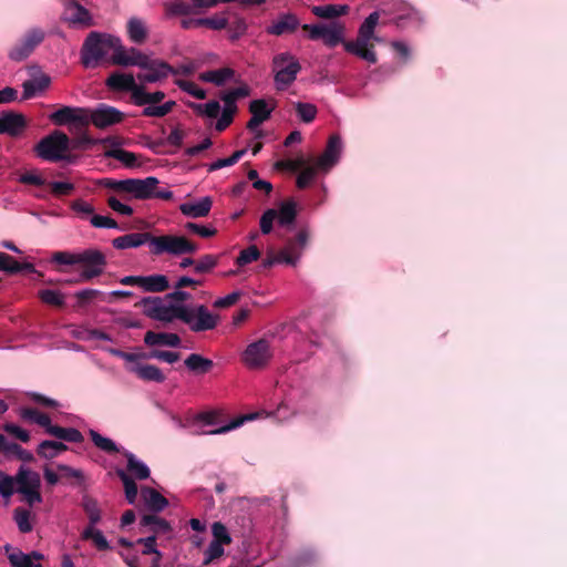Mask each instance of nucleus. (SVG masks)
Returning a JSON list of instances; mask_svg holds the SVG:
<instances>
[{
    "label": "nucleus",
    "instance_id": "nucleus-29",
    "mask_svg": "<svg viewBox=\"0 0 567 567\" xmlns=\"http://www.w3.org/2000/svg\"><path fill=\"white\" fill-rule=\"evenodd\" d=\"M235 75V71L231 68H223L218 70L206 71L199 74V80L203 82L214 83L217 86H221L226 81L230 80Z\"/></svg>",
    "mask_w": 567,
    "mask_h": 567
},
{
    "label": "nucleus",
    "instance_id": "nucleus-2",
    "mask_svg": "<svg viewBox=\"0 0 567 567\" xmlns=\"http://www.w3.org/2000/svg\"><path fill=\"white\" fill-rule=\"evenodd\" d=\"M117 47V37L93 31L89 33L82 45L81 63L86 69H94L99 66L111 50L116 52Z\"/></svg>",
    "mask_w": 567,
    "mask_h": 567
},
{
    "label": "nucleus",
    "instance_id": "nucleus-6",
    "mask_svg": "<svg viewBox=\"0 0 567 567\" xmlns=\"http://www.w3.org/2000/svg\"><path fill=\"white\" fill-rule=\"evenodd\" d=\"M45 31L40 27L28 29L19 40L9 49L8 56L10 60L21 62L28 59L34 50L44 41Z\"/></svg>",
    "mask_w": 567,
    "mask_h": 567
},
{
    "label": "nucleus",
    "instance_id": "nucleus-48",
    "mask_svg": "<svg viewBox=\"0 0 567 567\" xmlns=\"http://www.w3.org/2000/svg\"><path fill=\"white\" fill-rule=\"evenodd\" d=\"M309 241V233L307 229H301L298 231L296 237L289 238L286 243L288 248L293 251L296 256L300 259L302 251L307 247Z\"/></svg>",
    "mask_w": 567,
    "mask_h": 567
},
{
    "label": "nucleus",
    "instance_id": "nucleus-57",
    "mask_svg": "<svg viewBox=\"0 0 567 567\" xmlns=\"http://www.w3.org/2000/svg\"><path fill=\"white\" fill-rule=\"evenodd\" d=\"M228 29L229 39L235 41L239 39L243 34H245L247 30V23L244 18L235 17L234 20L229 21L226 27Z\"/></svg>",
    "mask_w": 567,
    "mask_h": 567
},
{
    "label": "nucleus",
    "instance_id": "nucleus-54",
    "mask_svg": "<svg viewBox=\"0 0 567 567\" xmlns=\"http://www.w3.org/2000/svg\"><path fill=\"white\" fill-rule=\"evenodd\" d=\"M319 168L317 167V164L315 165H308L306 164L303 168L299 169V175L297 177V186L300 189H303L309 186V184L313 181L317 171Z\"/></svg>",
    "mask_w": 567,
    "mask_h": 567
},
{
    "label": "nucleus",
    "instance_id": "nucleus-17",
    "mask_svg": "<svg viewBox=\"0 0 567 567\" xmlns=\"http://www.w3.org/2000/svg\"><path fill=\"white\" fill-rule=\"evenodd\" d=\"M106 86L113 91L130 92L132 102L135 99L140 84L136 83L132 74L112 73L105 82Z\"/></svg>",
    "mask_w": 567,
    "mask_h": 567
},
{
    "label": "nucleus",
    "instance_id": "nucleus-64",
    "mask_svg": "<svg viewBox=\"0 0 567 567\" xmlns=\"http://www.w3.org/2000/svg\"><path fill=\"white\" fill-rule=\"evenodd\" d=\"M277 215H278V213L274 208H269V209L264 212V214L260 217V221H259L260 231L264 235H267V234L271 233V230L274 228V221L277 218Z\"/></svg>",
    "mask_w": 567,
    "mask_h": 567
},
{
    "label": "nucleus",
    "instance_id": "nucleus-16",
    "mask_svg": "<svg viewBox=\"0 0 567 567\" xmlns=\"http://www.w3.org/2000/svg\"><path fill=\"white\" fill-rule=\"evenodd\" d=\"M28 126L23 114L13 111H2V134L12 137L21 136Z\"/></svg>",
    "mask_w": 567,
    "mask_h": 567
},
{
    "label": "nucleus",
    "instance_id": "nucleus-58",
    "mask_svg": "<svg viewBox=\"0 0 567 567\" xmlns=\"http://www.w3.org/2000/svg\"><path fill=\"white\" fill-rule=\"evenodd\" d=\"M260 257V250L257 246L251 245L246 249H243L236 258V264L239 267H244L252 261L258 260Z\"/></svg>",
    "mask_w": 567,
    "mask_h": 567
},
{
    "label": "nucleus",
    "instance_id": "nucleus-25",
    "mask_svg": "<svg viewBox=\"0 0 567 567\" xmlns=\"http://www.w3.org/2000/svg\"><path fill=\"white\" fill-rule=\"evenodd\" d=\"M140 288L147 292H163L169 288V281L164 275L141 276Z\"/></svg>",
    "mask_w": 567,
    "mask_h": 567
},
{
    "label": "nucleus",
    "instance_id": "nucleus-26",
    "mask_svg": "<svg viewBox=\"0 0 567 567\" xmlns=\"http://www.w3.org/2000/svg\"><path fill=\"white\" fill-rule=\"evenodd\" d=\"M186 368L195 374H206L214 368V362L198 353H190L184 361Z\"/></svg>",
    "mask_w": 567,
    "mask_h": 567
},
{
    "label": "nucleus",
    "instance_id": "nucleus-7",
    "mask_svg": "<svg viewBox=\"0 0 567 567\" xmlns=\"http://www.w3.org/2000/svg\"><path fill=\"white\" fill-rule=\"evenodd\" d=\"M55 125H70V132L75 133L89 126V110L84 107L62 106L49 116Z\"/></svg>",
    "mask_w": 567,
    "mask_h": 567
},
{
    "label": "nucleus",
    "instance_id": "nucleus-40",
    "mask_svg": "<svg viewBox=\"0 0 567 567\" xmlns=\"http://www.w3.org/2000/svg\"><path fill=\"white\" fill-rule=\"evenodd\" d=\"M82 539L91 540L99 550L110 549V544L103 533L95 526H86L81 535Z\"/></svg>",
    "mask_w": 567,
    "mask_h": 567
},
{
    "label": "nucleus",
    "instance_id": "nucleus-42",
    "mask_svg": "<svg viewBox=\"0 0 567 567\" xmlns=\"http://www.w3.org/2000/svg\"><path fill=\"white\" fill-rule=\"evenodd\" d=\"M2 455L16 456L17 458L24 461V462H31L34 458L31 452L22 449L17 443L7 442L3 437H2Z\"/></svg>",
    "mask_w": 567,
    "mask_h": 567
},
{
    "label": "nucleus",
    "instance_id": "nucleus-33",
    "mask_svg": "<svg viewBox=\"0 0 567 567\" xmlns=\"http://www.w3.org/2000/svg\"><path fill=\"white\" fill-rule=\"evenodd\" d=\"M66 450L68 446L63 442L45 440L39 444L37 453L42 458L52 460Z\"/></svg>",
    "mask_w": 567,
    "mask_h": 567
},
{
    "label": "nucleus",
    "instance_id": "nucleus-31",
    "mask_svg": "<svg viewBox=\"0 0 567 567\" xmlns=\"http://www.w3.org/2000/svg\"><path fill=\"white\" fill-rule=\"evenodd\" d=\"M33 518L34 515H32L31 511L27 507L19 506L13 511V520L17 524L19 532L22 534L32 532Z\"/></svg>",
    "mask_w": 567,
    "mask_h": 567
},
{
    "label": "nucleus",
    "instance_id": "nucleus-44",
    "mask_svg": "<svg viewBox=\"0 0 567 567\" xmlns=\"http://www.w3.org/2000/svg\"><path fill=\"white\" fill-rule=\"evenodd\" d=\"M68 19L72 23L83 24V25H90L91 16L90 12L79 4L78 2H73L68 8Z\"/></svg>",
    "mask_w": 567,
    "mask_h": 567
},
{
    "label": "nucleus",
    "instance_id": "nucleus-15",
    "mask_svg": "<svg viewBox=\"0 0 567 567\" xmlns=\"http://www.w3.org/2000/svg\"><path fill=\"white\" fill-rule=\"evenodd\" d=\"M342 148V142L339 135H331L327 147L321 156L316 161L317 167L322 171L330 169L339 159Z\"/></svg>",
    "mask_w": 567,
    "mask_h": 567
},
{
    "label": "nucleus",
    "instance_id": "nucleus-51",
    "mask_svg": "<svg viewBox=\"0 0 567 567\" xmlns=\"http://www.w3.org/2000/svg\"><path fill=\"white\" fill-rule=\"evenodd\" d=\"M219 261V256L216 255H204L198 260H196L194 271L196 274H208L210 272Z\"/></svg>",
    "mask_w": 567,
    "mask_h": 567
},
{
    "label": "nucleus",
    "instance_id": "nucleus-1",
    "mask_svg": "<svg viewBox=\"0 0 567 567\" xmlns=\"http://www.w3.org/2000/svg\"><path fill=\"white\" fill-rule=\"evenodd\" d=\"M135 307H143V313L157 321L172 322L175 319L190 322L194 319V311L184 305H165L159 297H145L135 303Z\"/></svg>",
    "mask_w": 567,
    "mask_h": 567
},
{
    "label": "nucleus",
    "instance_id": "nucleus-52",
    "mask_svg": "<svg viewBox=\"0 0 567 567\" xmlns=\"http://www.w3.org/2000/svg\"><path fill=\"white\" fill-rule=\"evenodd\" d=\"M247 150H238L234 152L229 157L227 158H219L215 161L214 163L208 165V172H214L217 169H220L223 167L235 165L239 162V159L246 154Z\"/></svg>",
    "mask_w": 567,
    "mask_h": 567
},
{
    "label": "nucleus",
    "instance_id": "nucleus-53",
    "mask_svg": "<svg viewBox=\"0 0 567 567\" xmlns=\"http://www.w3.org/2000/svg\"><path fill=\"white\" fill-rule=\"evenodd\" d=\"M40 487H37V482H33L31 488L17 487V492L22 495V501L25 502L30 507L42 502Z\"/></svg>",
    "mask_w": 567,
    "mask_h": 567
},
{
    "label": "nucleus",
    "instance_id": "nucleus-4",
    "mask_svg": "<svg viewBox=\"0 0 567 567\" xmlns=\"http://www.w3.org/2000/svg\"><path fill=\"white\" fill-rule=\"evenodd\" d=\"M71 141L69 136L61 132L54 131L43 137L34 147L37 155L49 162H59L69 159L65 153L70 150Z\"/></svg>",
    "mask_w": 567,
    "mask_h": 567
},
{
    "label": "nucleus",
    "instance_id": "nucleus-10",
    "mask_svg": "<svg viewBox=\"0 0 567 567\" xmlns=\"http://www.w3.org/2000/svg\"><path fill=\"white\" fill-rule=\"evenodd\" d=\"M142 70H147V73L137 74V79L143 83H156L166 79L169 74L177 75L179 70H175L174 66L161 59H151L146 61V66H142Z\"/></svg>",
    "mask_w": 567,
    "mask_h": 567
},
{
    "label": "nucleus",
    "instance_id": "nucleus-56",
    "mask_svg": "<svg viewBox=\"0 0 567 567\" xmlns=\"http://www.w3.org/2000/svg\"><path fill=\"white\" fill-rule=\"evenodd\" d=\"M295 107L298 116L305 123H311L318 113L317 106L311 103L298 102Z\"/></svg>",
    "mask_w": 567,
    "mask_h": 567
},
{
    "label": "nucleus",
    "instance_id": "nucleus-45",
    "mask_svg": "<svg viewBox=\"0 0 567 567\" xmlns=\"http://www.w3.org/2000/svg\"><path fill=\"white\" fill-rule=\"evenodd\" d=\"M317 560V554L310 548H305L293 555L289 564L291 567H310L316 564Z\"/></svg>",
    "mask_w": 567,
    "mask_h": 567
},
{
    "label": "nucleus",
    "instance_id": "nucleus-32",
    "mask_svg": "<svg viewBox=\"0 0 567 567\" xmlns=\"http://www.w3.org/2000/svg\"><path fill=\"white\" fill-rule=\"evenodd\" d=\"M127 34L132 42L142 44L147 39L148 32L145 23L138 18H131L127 22Z\"/></svg>",
    "mask_w": 567,
    "mask_h": 567
},
{
    "label": "nucleus",
    "instance_id": "nucleus-35",
    "mask_svg": "<svg viewBox=\"0 0 567 567\" xmlns=\"http://www.w3.org/2000/svg\"><path fill=\"white\" fill-rule=\"evenodd\" d=\"M165 99V93L163 91H155L153 93H148L145 91L143 85L138 86L137 93H135V99L133 104L136 106H145L147 104H157Z\"/></svg>",
    "mask_w": 567,
    "mask_h": 567
},
{
    "label": "nucleus",
    "instance_id": "nucleus-39",
    "mask_svg": "<svg viewBox=\"0 0 567 567\" xmlns=\"http://www.w3.org/2000/svg\"><path fill=\"white\" fill-rule=\"evenodd\" d=\"M142 493L153 512H162L168 505V501L154 488L145 487Z\"/></svg>",
    "mask_w": 567,
    "mask_h": 567
},
{
    "label": "nucleus",
    "instance_id": "nucleus-3",
    "mask_svg": "<svg viewBox=\"0 0 567 567\" xmlns=\"http://www.w3.org/2000/svg\"><path fill=\"white\" fill-rule=\"evenodd\" d=\"M197 250L198 246L185 236H151L150 251L155 256L163 254L181 256L185 254H195Z\"/></svg>",
    "mask_w": 567,
    "mask_h": 567
},
{
    "label": "nucleus",
    "instance_id": "nucleus-49",
    "mask_svg": "<svg viewBox=\"0 0 567 567\" xmlns=\"http://www.w3.org/2000/svg\"><path fill=\"white\" fill-rule=\"evenodd\" d=\"M21 415L27 421H30L44 427L45 431L51 423V417L37 409L25 408L22 410Z\"/></svg>",
    "mask_w": 567,
    "mask_h": 567
},
{
    "label": "nucleus",
    "instance_id": "nucleus-14",
    "mask_svg": "<svg viewBox=\"0 0 567 567\" xmlns=\"http://www.w3.org/2000/svg\"><path fill=\"white\" fill-rule=\"evenodd\" d=\"M193 311L194 319L190 322H185L192 331L202 332L216 328L219 317L209 312L206 306H197Z\"/></svg>",
    "mask_w": 567,
    "mask_h": 567
},
{
    "label": "nucleus",
    "instance_id": "nucleus-50",
    "mask_svg": "<svg viewBox=\"0 0 567 567\" xmlns=\"http://www.w3.org/2000/svg\"><path fill=\"white\" fill-rule=\"evenodd\" d=\"M249 112L254 117L260 118L261 122L267 121L272 112L264 99L254 100L249 104Z\"/></svg>",
    "mask_w": 567,
    "mask_h": 567
},
{
    "label": "nucleus",
    "instance_id": "nucleus-59",
    "mask_svg": "<svg viewBox=\"0 0 567 567\" xmlns=\"http://www.w3.org/2000/svg\"><path fill=\"white\" fill-rule=\"evenodd\" d=\"M213 533V542H217L220 545H229L231 543V537L228 533L227 527L220 523L215 522L212 526Z\"/></svg>",
    "mask_w": 567,
    "mask_h": 567
},
{
    "label": "nucleus",
    "instance_id": "nucleus-12",
    "mask_svg": "<svg viewBox=\"0 0 567 567\" xmlns=\"http://www.w3.org/2000/svg\"><path fill=\"white\" fill-rule=\"evenodd\" d=\"M148 58V55L136 48L125 49L118 38V47L116 52H113L111 61L114 65L142 68L146 66Z\"/></svg>",
    "mask_w": 567,
    "mask_h": 567
},
{
    "label": "nucleus",
    "instance_id": "nucleus-46",
    "mask_svg": "<svg viewBox=\"0 0 567 567\" xmlns=\"http://www.w3.org/2000/svg\"><path fill=\"white\" fill-rule=\"evenodd\" d=\"M116 475L124 485L125 497L130 504H134L137 497V485L132 476L126 474L125 471L117 468Z\"/></svg>",
    "mask_w": 567,
    "mask_h": 567
},
{
    "label": "nucleus",
    "instance_id": "nucleus-23",
    "mask_svg": "<svg viewBox=\"0 0 567 567\" xmlns=\"http://www.w3.org/2000/svg\"><path fill=\"white\" fill-rule=\"evenodd\" d=\"M51 79L49 75L41 73L39 76H34L23 82V94L22 99L28 100L35 96L38 93L43 92L49 87Z\"/></svg>",
    "mask_w": 567,
    "mask_h": 567
},
{
    "label": "nucleus",
    "instance_id": "nucleus-19",
    "mask_svg": "<svg viewBox=\"0 0 567 567\" xmlns=\"http://www.w3.org/2000/svg\"><path fill=\"white\" fill-rule=\"evenodd\" d=\"M151 233H131L116 237L112 240V245L116 249L137 248L148 243L151 246Z\"/></svg>",
    "mask_w": 567,
    "mask_h": 567
},
{
    "label": "nucleus",
    "instance_id": "nucleus-9",
    "mask_svg": "<svg viewBox=\"0 0 567 567\" xmlns=\"http://www.w3.org/2000/svg\"><path fill=\"white\" fill-rule=\"evenodd\" d=\"M271 357L269 341L259 339L247 346L243 353V362L249 369H262L268 364Z\"/></svg>",
    "mask_w": 567,
    "mask_h": 567
},
{
    "label": "nucleus",
    "instance_id": "nucleus-18",
    "mask_svg": "<svg viewBox=\"0 0 567 567\" xmlns=\"http://www.w3.org/2000/svg\"><path fill=\"white\" fill-rule=\"evenodd\" d=\"M300 27V21L293 13H282L268 28L267 33L272 35L291 34Z\"/></svg>",
    "mask_w": 567,
    "mask_h": 567
},
{
    "label": "nucleus",
    "instance_id": "nucleus-5",
    "mask_svg": "<svg viewBox=\"0 0 567 567\" xmlns=\"http://www.w3.org/2000/svg\"><path fill=\"white\" fill-rule=\"evenodd\" d=\"M299 61L289 52H282L274 56L272 71L275 72V85L278 91L286 90L291 85L300 72Z\"/></svg>",
    "mask_w": 567,
    "mask_h": 567
},
{
    "label": "nucleus",
    "instance_id": "nucleus-47",
    "mask_svg": "<svg viewBox=\"0 0 567 567\" xmlns=\"http://www.w3.org/2000/svg\"><path fill=\"white\" fill-rule=\"evenodd\" d=\"M35 480H37V487H40V485H41L40 475L37 472H33L23 466L20 467V470L18 471V473L16 475V482L18 485L17 487L31 488V486H33V482L35 483Z\"/></svg>",
    "mask_w": 567,
    "mask_h": 567
},
{
    "label": "nucleus",
    "instance_id": "nucleus-27",
    "mask_svg": "<svg viewBox=\"0 0 567 567\" xmlns=\"http://www.w3.org/2000/svg\"><path fill=\"white\" fill-rule=\"evenodd\" d=\"M2 272H7L10 275L19 272L34 274L37 272V270L33 264L20 262L16 260L12 256L2 252Z\"/></svg>",
    "mask_w": 567,
    "mask_h": 567
},
{
    "label": "nucleus",
    "instance_id": "nucleus-20",
    "mask_svg": "<svg viewBox=\"0 0 567 567\" xmlns=\"http://www.w3.org/2000/svg\"><path fill=\"white\" fill-rule=\"evenodd\" d=\"M181 338L177 333L147 331L144 334V343L148 347L165 346L177 348L181 346Z\"/></svg>",
    "mask_w": 567,
    "mask_h": 567
},
{
    "label": "nucleus",
    "instance_id": "nucleus-41",
    "mask_svg": "<svg viewBox=\"0 0 567 567\" xmlns=\"http://www.w3.org/2000/svg\"><path fill=\"white\" fill-rule=\"evenodd\" d=\"M104 155L109 158H114L120 161L126 167H135L137 166V155L135 153L128 152L123 148H111L105 151Z\"/></svg>",
    "mask_w": 567,
    "mask_h": 567
},
{
    "label": "nucleus",
    "instance_id": "nucleus-11",
    "mask_svg": "<svg viewBox=\"0 0 567 567\" xmlns=\"http://www.w3.org/2000/svg\"><path fill=\"white\" fill-rule=\"evenodd\" d=\"M124 120V113L114 106L101 104L92 112L89 110V124L92 123L97 128H105Z\"/></svg>",
    "mask_w": 567,
    "mask_h": 567
},
{
    "label": "nucleus",
    "instance_id": "nucleus-38",
    "mask_svg": "<svg viewBox=\"0 0 567 567\" xmlns=\"http://www.w3.org/2000/svg\"><path fill=\"white\" fill-rule=\"evenodd\" d=\"M89 435H90L93 444L99 450H101L107 454H116V453L121 452L120 447L116 445V443L113 440L101 435L97 431L90 430Z\"/></svg>",
    "mask_w": 567,
    "mask_h": 567
},
{
    "label": "nucleus",
    "instance_id": "nucleus-8",
    "mask_svg": "<svg viewBox=\"0 0 567 567\" xmlns=\"http://www.w3.org/2000/svg\"><path fill=\"white\" fill-rule=\"evenodd\" d=\"M78 265L82 266L80 274L81 281H90L101 276L107 265L106 256L96 248H89L80 251Z\"/></svg>",
    "mask_w": 567,
    "mask_h": 567
},
{
    "label": "nucleus",
    "instance_id": "nucleus-34",
    "mask_svg": "<svg viewBox=\"0 0 567 567\" xmlns=\"http://www.w3.org/2000/svg\"><path fill=\"white\" fill-rule=\"evenodd\" d=\"M81 506L87 516V526H95L97 523H100L102 518L101 508L99 506V502L94 497L84 495L82 497Z\"/></svg>",
    "mask_w": 567,
    "mask_h": 567
},
{
    "label": "nucleus",
    "instance_id": "nucleus-30",
    "mask_svg": "<svg viewBox=\"0 0 567 567\" xmlns=\"http://www.w3.org/2000/svg\"><path fill=\"white\" fill-rule=\"evenodd\" d=\"M123 455L127 460V471L137 480H146L150 477V468L142 461L137 460L136 456L128 452L124 451Z\"/></svg>",
    "mask_w": 567,
    "mask_h": 567
},
{
    "label": "nucleus",
    "instance_id": "nucleus-13",
    "mask_svg": "<svg viewBox=\"0 0 567 567\" xmlns=\"http://www.w3.org/2000/svg\"><path fill=\"white\" fill-rule=\"evenodd\" d=\"M158 183V179L154 176H148L144 179L127 178L126 183L122 185V193L130 194L136 199H151L153 187L157 186Z\"/></svg>",
    "mask_w": 567,
    "mask_h": 567
},
{
    "label": "nucleus",
    "instance_id": "nucleus-63",
    "mask_svg": "<svg viewBox=\"0 0 567 567\" xmlns=\"http://www.w3.org/2000/svg\"><path fill=\"white\" fill-rule=\"evenodd\" d=\"M237 112V106H231L225 104V109L221 113V116L216 123V130L218 132L225 131L234 121V115Z\"/></svg>",
    "mask_w": 567,
    "mask_h": 567
},
{
    "label": "nucleus",
    "instance_id": "nucleus-36",
    "mask_svg": "<svg viewBox=\"0 0 567 567\" xmlns=\"http://www.w3.org/2000/svg\"><path fill=\"white\" fill-rule=\"evenodd\" d=\"M349 7L338 4L316 6L312 8V13L322 19H334L340 16L347 14Z\"/></svg>",
    "mask_w": 567,
    "mask_h": 567
},
{
    "label": "nucleus",
    "instance_id": "nucleus-60",
    "mask_svg": "<svg viewBox=\"0 0 567 567\" xmlns=\"http://www.w3.org/2000/svg\"><path fill=\"white\" fill-rule=\"evenodd\" d=\"M250 94V89L248 85L244 84L239 87L233 89L229 92L225 93L221 96V100L225 104L236 106V101L241 97H246Z\"/></svg>",
    "mask_w": 567,
    "mask_h": 567
},
{
    "label": "nucleus",
    "instance_id": "nucleus-43",
    "mask_svg": "<svg viewBox=\"0 0 567 567\" xmlns=\"http://www.w3.org/2000/svg\"><path fill=\"white\" fill-rule=\"evenodd\" d=\"M141 525L150 527L154 534H165L171 530L167 520L152 514L144 515L141 519Z\"/></svg>",
    "mask_w": 567,
    "mask_h": 567
},
{
    "label": "nucleus",
    "instance_id": "nucleus-28",
    "mask_svg": "<svg viewBox=\"0 0 567 567\" xmlns=\"http://www.w3.org/2000/svg\"><path fill=\"white\" fill-rule=\"evenodd\" d=\"M43 555L38 551H32L30 555L23 554L22 551L10 553L8 559L11 567H42L41 564L34 563V560H41Z\"/></svg>",
    "mask_w": 567,
    "mask_h": 567
},
{
    "label": "nucleus",
    "instance_id": "nucleus-55",
    "mask_svg": "<svg viewBox=\"0 0 567 567\" xmlns=\"http://www.w3.org/2000/svg\"><path fill=\"white\" fill-rule=\"evenodd\" d=\"M39 298L42 302L54 306L58 308L64 307V297L61 292L51 289H43L39 291Z\"/></svg>",
    "mask_w": 567,
    "mask_h": 567
},
{
    "label": "nucleus",
    "instance_id": "nucleus-22",
    "mask_svg": "<svg viewBox=\"0 0 567 567\" xmlns=\"http://www.w3.org/2000/svg\"><path fill=\"white\" fill-rule=\"evenodd\" d=\"M127 369L144 381L162 383L166 380V377L161 369L153 364L137 363Z\"/></svg>",
    "mask_w": 567,
    "mask_h": 567
},
{
    "label": "nucleus",
    "instance_id": "nucleus-24",
    "mask_svg": "<svg viewBox=\"0 0 567 567\" xmlns=\"http://www.w3.org/2000/svg\"><path fill=\"white\" fill-rule=\"evenodd\" d=\"M278 215V224L284 227L291 226L298 216V209H297V203L295 199L289 198L287 200H284L279 205V209L277 210Z\"/></svg>",
    "mask_w": 567,
    "mask_h": 567
},
{
    "label": "nucleus",
    "instance_id": "nucleus-62",
    "mask_svg": "<svg viewBox=\"0 0 567 567\" xmlns=\"http://www.w3.org/2000/svg\"><path fill=\"white\" fill-rule=\"evenodd\" d=\"M272 256H274V259H275L276 264H286V265L296 266L297 262L299 261L298 256H296L293 254V251H291L288 248L287 245L282 249H280L279 251H275L272 249Z\"/></svg>",
    "mask_w": 567,
    "mask_h": 567
},
{
    "label": "nucleus",
    "instance_id": "nucleus-61",
    "mask_svg": "<svg viewBox=\"0 0 567 567\" xmlns=\"http://www.w3.org/2000/svg\"><path fill=\"white\" fill-rule=\"evenodd\" d=\"M174 83L184 92L193 95L198 100H204L206 97V91L198 87L194 82L176 79Z\"/></svg>",
    "mask_w": 567,
    "mask_h": 567
},
{
    "label": "nucleus",
    "instance_id": "nucleus-37",
    "mask_svg": "<svg viewBox=\"0 0 567 567\" xmlns=\"http://www.w3.org/2000/svg\"><path fill=\"white\" fill-rule=\"evenodd\" d=\"M344 27L338 22L328 24L326 34L323 35V43L329 48H334L339 43L343 44Z\"/></svg>",
    "mask_w": 567,
    "mask_h": 567
},
{
    "label": "nucleus",
    "instance_id": "nucleus-21",
    "mask_svg": "<svg viewBox=\"0 0 567 567\" xmlns=\"http://www.w3.org/2000/svg\"><path fill=\"white\" fill-rule=\"evenodd\" d=\"M213 200L210 197H203L197 203H184L179 206L183 215L192 218L206 217L212 209Z\"/></svg>",
    "mask_w": 567,
    "mask_h": 567
}]
</instances>
